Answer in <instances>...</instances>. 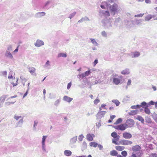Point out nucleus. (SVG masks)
Listing matches in <instances>:
<instances>
[{
  "mask_svg": "<svg viewBox=\"0 0 157 157\" xmlns=\"http://www.w3.org/2000/svg\"><path fill=\"white\" fill-rule=\"evenodd\" d=\"M112 20L110 19L105 18L101 21L102 26L105 29H110L112 28Z\"/></svg>",
  "mask_w": 157,
  "mask_h": 157,
  "instance_id": "1",
  "label": "nucleus"
},
{
  "mask_svg": "<svg viewBox=\"0 0 157 157\" xmlns=\"http://www.w3.org/2000/svg\"><path fill=\"white\" fill-rule=\"evenodd\" d=\"M141 147L138 145L133 146L132 147V150L133 151L132 153L136 154L137 157H141L142 155V151L141 150Z\"/></svg>",
  "mask_w": 157,
  "mask_h": 157,
  "instance_id": "2",
  "label": "nucleus"
},
{
  "mask_svg": "<svg viewBox=\"0 0 157 157\" xmlns=\"http://www.w3.org/2000/svg\"><path fill=\"white\" fill-rule=\"evenodd\" d=\"M111 13L113 15H114L120 11L117 4L114 3L110 7Z\"/></svg>",
  "mask_w": 157,
  "mask_h": 157,
  "instance_id": "3",
  "label": "nucleus"
},
{
  "mask_svg": "<svg viewBox=\"0 0 157 157\" xmlns=\"http://www.w3.org/2000/svg\"><path fill=\"white\" fill-rule=\"evenodd\" d=\"M134 124V121L132 119H129L126 121L125 124L127 127V128H130L132 127Z\"/></svg>",
  "mask_w": 157,
  "mask_h": 157,
  "instance_id": "4",
  "label": "nucleus"
},
{
  "mask_svg": "<svg viewBox=\"0 0 157 157\" xmlns=\"http://www.w3.org/2000/svg\"><path fill=\"white\" fill-rule=\"evenodd\" d=\"M100 15L101 16L105 17H109L110 16V13L109 11L104 10H100L99 12Z\"/></svg>",
  "mask_w": 157,
  "mask_h": 157,
  "instance_id": "5",
  "label": "nucleus"
},
{
  "mask_svg": "<svg viewBox=\"0 0 157 157\" xmlns=\"http://www.w3.org/2000/svg\"><path fill=\"white\" fill-rule=\"evenodd\" d=\"M121 144L123 145H126L131 144L132 142V141L126 140H121L120 141Z\"/></svg>",
  "mask_w": 157,
  "mask_h": 157,
  "instance_id": "6",
  "label": "nucleus"
},
{
  "mask_svg": "<svg viewBox=\"0 0 157 157\" xmlns=\"http://www.w3.org/2000/svg\"><path fill=\"white\" fill-rule=\"evenodd\" d=\"M44 45V43L43 41L39 39L37 40L34 43L35 46L37 47H39Z\"/></svg>",
  "mask_w": 157,
  "mask_h": 157,
  "instance_id": "7",
  "label": "nucleus"
},
{
  "mask_svg": "<svg viewBox=\"0 0 157 157\" xmlns=\"http://www.w3.org/2000/svg\"><path fill=\"white\" fill-rule=\"evenodd\" d=\"M100 111L98 112V113L96 116L97 117L99 118H101L103 117H104L105 114L106 113V112L105 111Z\"/></svg>",
  "mask_w": 157,
  "mask_h": 157,
  "instance_id": "8",
  "label": "nucleus"
},
{
  "mask_svg": "<svg viewBox=\"0 0 157 157\" xmlns=\"http://www.w3.org/2000/svg\"><path fill=\"white\" fill-rule=\"evenodd\" d=\"M122 135L123 138L128 139H130L132 136L131 134L127 132H125L123 133Z\"/></svg>",
  "mask_w": 157,
  "mask_h": 157,
  "instance_id": "9",
  "label": "nucleus"
},
{
  "mask_svg": "<svg viewBox=\"0 0 157 157\" xmlns=\"http://www.w3.org/2000/svg\"><path fill=\"white\" fill-rule=\"evenodd\" d=\"M29 71L32 75L36 76V74L35 73L36 69L33 67H29L28 68Z\"/></svg>",
  "mask_w": 157,
  "mask_h": 157,
  "instance_id": "10",
  "label": "nucleus"
},
{
  "mask_svg": "<svg viewBox=\"0 0 157 157\" xmlns=\"http://www.w3.org/2000/svg\"><path fill=\"white\" fill-rule=\"evenodd\" d=\"M94 136V134H88L86 136V138L89 141H92L93 140V137Z\"/></svg>",
  "mask_w": 157,
  "mask_h": 157,
  "instance_id": "11",
  "label": "nucleus"
},
{
  "mask_svg": "<svg viewBox=\"0 0 157 157\" xmlns=\"http://www.w3.org/2000/svg\"><path fill=\"white\" fill-rule=\"evenodd\" d=\"M97 73L99 75V77L100 78H101L102 77H104L105 75V72L103 70H98L97 71Z\"/></svg>",
  "mask_w": 157,
  "mask_h": 157,
  "instance_id": "12",
  "label": "nucleus"
},
{
  "mask_svg": "<svg viewBox=\"0 0 157 157\" xmlns=\"http://www.w3.org/2000/svg\"><path fill=\"white\" fill-rule=\"evenodd\" d=\"M45 15V13L44 12H38L35 14V17L36 18H39L42 16H44Z\"/></svg>",
  "mask_w": 157,
  "mask_h": 157,
  "instance_id": "13",
  "label": "nucleus"
},
{
  "mask_svg": "<svg viewBox=\"0 0 157 157\" xmlns=\"http://www.w3.org/2000/svg\"><path fill=\"white\" fill-rule=\"evenodd\" d=\"M63 100L70 103L73 100V98L67 96H64L63 97Z\"/></svg>",
  "mask_w": 157,
  "mask_h": 157,
  "instance_id": "14",
  "label": "nucleus"
},
{
  "mask_svg": "<svg viewBox=\"0 0 157 157\" xmlns=\"http://www.w3.org/2000/svg\"><path fill=\"white\" fill-rule=\"evenodd\" d=\"M77 136H74L72 138H71L70 141V144H73L75 143L77 140Z\"/></svg>",
  "mask_w": 157,
  "mask_h": 157,
  "instance_id": "15",
  "label": "nucleus"
},
{
  "mask_svg": "<svg viewBox=\"0 0 157 157\" xmlns=\"http://www.w3.org/2000/svg\"><path fill=\"white\" fill-rule=\"evenodd\" d=\"M120 137V136L119 135L115 138L113 139L112 140V143L116 145L118 144L117 142L119 141Z\"/></svg>",
  "mask_w": 157,
  "mask_h": 157,
  "instance_id": "16",
  "label": "nucleus"
},
{
  "mask_svg": "<svg viewBox=\"0 0 157 157\" xmlns=\"http://www.w3.org/2000/svg\"><path fill=\"white\" fill-rule=\"evenodd\" d=\"M8 96V95H5L0 98V102L2 104L5 101L6 98Z\"/></svg>",
  "mask_w": 157,
  "mask_h": 157,
  "instance_id": "17",
  "label": "nucleus"
},
{
  "mask_svg": "<svg viewBox=\"0 0 157 157\" xmlns=\"http://www.w3.org/2000/svg\"><path fill=\"white\" fill-rule=\"evenodd\" d=\"M51 65L49 60H48L44 66V67L45 68L49 69L50 68Z\"/></svg>",
  "mask_w": 157,
  "mask_h": 157,
  "instance_id": "18",
  "label": "nucleus"
},
{
  "mask_svg": "<svg viewBox=\"0 0 157 157\" xmlns=\"http://www.w3.org/2000/svg\"><path fill=\"white\" fill-rule=\"evenodd\" d=\"M77 78H78L80 81H81L82 79H84V78L86 77L85 74L84 73L79 74L77 76Z\"/></svg>",
  "mask_w": 157,
  "mask_h": 157,
  "instance_id": "19",
  "label": "nucleus"
},
{
  "mask_svg": "<svg viewBox=\"0 0 157 157\" xmlns=\"http://www.w3.org/2000/svg\"><path fill=\"white\" fill-rule=\"evenodd\" d=\"M5 56L6 57L10 59H12L13 58V56L10 52L6 51Z\"/></svg>",
  "mask_w": 157,
  "mask_h": 157,
  "instance_id": "20",
  "label": "nucleus"
},
{
  "mask_svg": "<svg viewBox=\"0 0 157 157\" xmlns=\"http://www.w3.org/2000/svg\"><path fill=\"white\" fill-rule=\"evenodd\" d=\"M64 154L65 155L67 156H69L71 155L72 152L70 150H66L64 151Z\"/></svg>",
  "mask_w": 157,
  "mask_h": 157,
  "instance_id": "21",
  "label": "nucleus"
},
{
  "mask_svg": "<svg viewBox=\"0 0 157 157\" xmlns=\"http://www.w3.org/2000/svg\"><path fill=\"white\" fill-rule=\"evenodd\" d=\"M108 4L106 2H102L100 5L101 7L103 9H105L106 7L108 6Z\"/></svg>",
  "mask_w": 157,
  "mask_h": 157,
  "instance_id": "22",
  "label": "nucleus"
},
{
  "mask_svg": "<svg viewBox=\"0 0 157 157\" xmlns=\"http://www.w3.org/2000/svg\"><path fill=\"white\" fill-rule=\"evenodd\" d=\"M120 79L116 78H113V81L114 83L116 85H118L120 82Z\"/></svg>",
  "mask_w": 157,
  "mask_h": 157,
  "instance_id": "23",
  "label": "nucleus"
},
{
  "mask_svg": "<svg viewBox=\"0 0 157 157\" xmlns=\"http://www.w3.org/2000/svg\"><path fill=\"white\" fill-rule=\"evenodd\" d=\"M136 119L140 121L141 123L144 124V120L143 117L140 116H138L136 118Z\"/></svg>",
  "mask_w": 157,
  "mask_h": 157,
  "instance_id": "24",
  "label": "nucleus"
},
{
  "mask_svg": "<svg viewBox=\"0 0 157 157\" xmlns=\"http://www.w3.org/2000/svg\"><path fill=\"white\" fill-rule=\"evenodd\" d=\"M130 70L129 69L126 68L121 72V74L123 75L128 74L130 73Z\"/></svg>",
  "mask_w": 157,
  "mask_h": 157,
  "instance_id": "25",
  "label": "nucleus"
},
{
  "mask_svg": "<svg viewBox=\"0 0 157 157\" xmlns=\"http://www.w3.org/2000/svg\"><path fill=\"white\" fill-rule=\"evenodd\" d=\"M132 58H136L139 56L140 55V53L138 52H132Z\"/></svg>",
  "mask_w": 157,
  "mask_h": 157,
  "instance_id": "26",
  "label": "nucleus"
},
{
  "mask_svg": "<svg viewBox=\"0 0 157 157\" xmlns=\"http://www.w3.org/2000/svg\"><path fill=\"white\" fill-rule=\"evenodd\" d=\"M127 127L126 126L125 124H121L120 125V130L123 131L125 130Z\"/></svg>",
  "mask_w": 157,
  "mask_h": 157,
  "instance_id": "27",
  "label": "nucleus"
},
{
  "mask_svg": "<svg viewBox=\"0 0 157 157\" xmlns=\"http://www.w3.org/2000/svg\"><path fill=\"white\" fill-rule=\"evenodd\" d=\"M92 43L94 46H98V44L96 41L95 39L93 38H90Z\"/></svg>",
  "mask_w": 157,
  "mask_h": 157,
  "instance_id": "28",
  "label": "nucleus"
},
{
  "mask_svg": "<svg viewBox=\"0 0 157 157\" xmlns=\"http://www.w3.org/2000/svg\"><path fill=\"white\" fill-rule=\"evenodd\" d=\"M23 123V118L21 119L20 120L17 122V127H21Z\"/></svg>",
  "mask_w": 157,
  "mask_h": 157,
  "instance_id": "29",
  "label": "nucleus"
},
{
  "mask_svg": "<svg viewBox=\"0 0 157 157\" xmlns=\"http://www.w3.org/2000/svg\"><path fill=\"white\" fill-rule=\"evenodd\" d=\"M145 120L146 122L148 124H151V120L149 117H145Z\"/></svg>",
  "mask_w": 157,
  "mask_h": 157,
  "instance_id": "30",
  "label": "nucleus"
},
{
  "mask_svg": "<svg viewBox=\"0 0 157 157\" xmlns=\"http://www.w3.org/2000/svg\"><path fill=\"white\" fill-rule=\"evenodd\" d=\"M137 110H133L131 111L130 112L128 113V114L129 115H136L137 113Z\"/></svg>",
  "mask_w": 157,
  "mask_h": 157,
  "instance_id": "31",
  "label": "nucleus"
},
{
  "mask_svg": "<svg viewBox=\"0 0 157 157\" xmlns=\"http://www.w3.org/2000/svg\"><path fill=\"white\" fill-rule=\"evenodd\" d=\"M115 148L118 151H121L124 149L125 147L124 146H116Z\"/></svg>",
  "mask_w": 157,
  "mask_h": 157,
  "instance_id": "32",
  "label": "nucleus"
},
{
  "mask_svg": "<svg viewBox=\"0 0 157 157\" xmlns=\"http://www.w3.org/2000/svg\"><path fill=\"white\" fill-rule=\"evenodd\" d=\"M89 145L90 147H96L98 145V144L95 142H92L90 143Z\"/></svg>",
  "mask_w": 157,
  "mask_h": 157,
  "instance_id": "33",
  "label": "nucleus"
},
{
  "mask_svg": "<svg viewBox=\"0 0 157 157\" xmlns=\"http://www.w3.org/2000/svg\"><path fill=\"white\" fill-rule=\"evenodd\" d=\"M110 155L113 156H116L118 154L117 152L115 150H112L110 152Z\"/></svg>",
  "mask_w": 157,
  "mask_h": 157,
  "instance_id": "34",
  "label": "nucleus"
},
{
  "mask_svg": "<svg viewBox=\"0 0 157 157\" xmlns=\"http://www.w3.org/2000/svg\"><path fill=\"white\" fill-rule=\"evenodd\" d=\"M67 56V55L66 53H61L59 54L58 55V57L59 58L61 57H66Z\"/></svg>",
  "mask_w": 157,
  "mask_h": 157,
  "instance_id": "35",
  "label": "nucleus"
},
{
  "mask_svg": "<svg viewBox=\"0 0 157 157\" xmlns=\"http://www.w3.org/2000/svg\"><path fill=\"white\" fill-rule=\"evenodd\" d=\"M112 101L117 106H118L120 104V102L117 99L113 100Z\"/></svg>",
  "mask_w": 157,
  "mask_h": 157,
  "instance_id": "36",
  "label": "nucleus"
},
{
  "mask_svg": "<svg viewBox=\"0 0 157 157\" xmlns=\"http://www.w3.org/2000/svg\"><path fill=\"white\" fill-rule=\"evenodd\" d=\"M76 12H74L72 13H71L70 14L69 16L68 17V18L71 19L72 18H73L75 15H76Z\"/></svg>",
  "mask_w": 157,
  "mask_h": 157,
  "instance_id": "37",
  "label": "nucleus"
},
{
  "mask_svg": "<svg viewBox=\"0 0 157 157\" xmlns=\"http://www.w3.org/2000/svg\"><path fill=\"white\" fill-rule=\"evenodd\" d=\"M101 82V80L99 79L98 80H95L94 82H93L92 83V85H96L98 83H100Z\"/></svg>",
  "mask_w": 157,
  "mask_h": 157,
  "instance_id": "38",
  "label": "nucleus"
},
{
  "mask_svg": "<svg viewBox=\"0 0 157 157\" xmlns=\"http://www.w3.org/2000/svg\"><path fill=\"white\" fill-rule=\"evenodd\" d=\"M101 36L104 37L106 38L107 37V33L104 31L101 32Z\"/></svg>",
  "mask_w": 157,
  "mask_h": 157,
  "instance_id": "39",
  "label": "nucleus"
},
{
  "mask_svg": "<svg viewBox=\"0 0 157 157\" xmlns=\"http://www.w3.org/2000/svg\"><path fill=\"white\" fill-rule=\"evenodd\" d=\"M117 0H106V2L108 4L109 6L110 5V3H113L116 2Z\"/></svg>",
  "mask_w": 157,
  "mask_h": 157,
  "instance_id": "40",
  "label": "nucleus"
},
{
  "mask_svg": "<svg viewBox=\"0 0 157 157\" xmlns=\"http://www.w3.org/2000/svg\"><path fill=\"white\" fill-rule=\"evenodd\" d=\"M60 101V99H57L54 102V105L56 106H58L59 104V103Z\"/></svg>",
  "mask_w": 157,
  "mask_h": 157,
  "instance_id": "41",
  "label": "nucleus"
},
{
  "mask_svg": "<svg viewBox=\"0 0 157 157\" xmlns=\"http://www.w3.org/2000/svg\"><path fill=\"white\" fill-rule=\"evenodd\" d=\"M121 21V18L120 17H117L115 19L114 24L115 25H118V23L120 22Z\"/></svg>",
  "mask_w": 157,
  "mask_h": 157,
  "instance_id": "42",
  "label": "nucleus"
},
{
  "mask_svg": "<svg viewBox=\"0 0 157 157\" xmlns=\"http://www.w3.org/2000/svg\"><path fill=\"white\" fill-rule=\"evenodd\" d=\"M42 148L44 152H47L45 143H42Z\"/></svg>",
  "mask_w": 157,
  "mask_h": 157,
  "instance_id": "43",
  "label": "nucleus"
},
{
  "mask_svg": "<svg viewBox=\"0 0 157 157\" xmlns=\"http://www.w3.org/2000/svg\"><path fill=\"white\" fill-rule=\"evenodd\" d=\"M152 18V16L151 15H148L145 17V20L146 21H149Z\"/></svg>",
  "mask_w": 157,
  "mask_h": 157,
  "instance_id": "44",
  "label": "nucleus"
},
{
  "mask_svg": "<svg viewBox=\"0 0 157 157\" xmlns=\"http://www.w3.org/2000/svg\"><path fill=\"white\" fill-rule=\"evenodd\" d=\"M147 106L145 107L144 111L145 113L147 114H149L150 113V110L148 108Z\"/></svg>",
  "mask_w": 157,
  "mask_h": 157,
  "instance_id": "45",
  "label": "nucleus"
},
{
  "mask_svg": "<svg viewBox=\"0 0 157 157\" xmlns=\"http://www.w3.org/2000/svg\"><path fill=\"white\" fill-rule=\"evenodd\" d=\"M122 119L121 118H118L117 120L114 123V124H118L121 122L122 121Z\"/></svg>",
  "mask_w": 157,
  "mask_h": 157,
  "instance_id": "46",
  "label": "nucleus"
},
{
  "mask_svg": "<svg viewBox=\"0 0 157 157\" xmlns=\"http://www.w3.org/2000/svg\"><path fill=\"white\" fill-rule=\"evenodd\" d=\"M12 46L11 45H9L7 48V49L6 50V51H9V52H11L12 51Z\"/></svg>",
  "mask_w": 157,
  "mask_h": 157,
  "instance_id": "47",
  "label": "nucleus"
},
{
  "mask_svg": "<svg viewBox=\"0 0 157 157\" xmlns=\"http://www.w3.org/2000/svg\"><path fill=\"white\" fill-rule=\"evenodd\" d=\"M84 137L83 134H81L78 137V140H79L80 141H82L83 138H84Z\"/></svg>",
  "mask_w": 157,
  "mask_h": 157,
  "instance_id": "48",
  "label": "nucleus"
},
{
  "mask_svg": "<svg viewBox=\"0 0 157 157\" xmlns=\"http://www.w3.org/2000/svg\"><path fill=\"white\" fill-rule=\"evenodd\" d=\"M111 136L113 138H115L119 135H117V132H113L111 133Z\"/></svg>",
  "mask_w": 157,
  "mask_h": 157,
  "instance_id": "49",
  "label": "nucleus"
},
{
  "mask_svg": "<svg viewBox=\"0 0 157 157\" xmlns=\"http://www.w3.org/2000/svg\"><path fill=\"white\" fill-rule=\"evenodd\" d=\"M154 104H155V102L152 101H151L147 103V107H148L151 105H153Z\"/></svg>",
  "mask_w": 157,
  "mask_h": 157,
  "instance_id": "50",
  "label": "nucleus"
},
{
  "mask_svg": "<svg viewBox=\"0 0 157 157\" xmlns=\"http://www.w3.org/2000/svg\"><path fill=\"white\" fill-rule=\"evenodd\" d=\"M142 20L141 19H136L135 21V23L136 25H138L141 23H142Z\"/></svg>",
  "mask_w": 157,
  "mask_h": 157,
  "instance_id": "51",
  "label": "nucleus"
},
{
  "mask_svg": "<svg viewBox=\"0 0 157 157\" xmlns=\"http://www.w3.org/2000/svg\"><path fill=\"white\" fill-rule=\"evenodd\" d=\"M152 117L155 121L157 123V114L155 113L152 115Z\"/></svg>",
  "mask_w": 157,
  "mask_h": 157,
  "instance_id": "52",
  "label": "nucleus"
},
{
  "mask_svg": "<svg viewBox=\"0 0 157 157\" xmlns=\"http://www.w3.org/2000/svg\"><path fill=\"white\" fill-rule=\"evenodd\" d=\"M22 117L21 116H17L16 115L14 116V118L16 121H18L19 119L21 118Z\"/></svg>",
  "mask_w": 157,
  "mask_h": 157,
  "instance_id": "53",
  "label": "nucleus"
},
{
  "mask_svg": "<svg viewBox=\"0 0 157 157\" xmlns=\"http://www.w3.org/2000/svg\"><path fill=\"white\" fill-rule=\"evenodd\" d=\"M129 97L128 96H126V97H125L123 100V101H129L130 100V98H129Z\"/></svg>",
  "mask_w": 157,
  "mask_h": 157,
  "instance_id": "54",
  "label": "nucleus"
},
{
  "mask_svg": "<svg viewBox=\"0 0 157 157\" xmlns=\"http://www.w3.org/2000/svg\"><path fill=\"white\" fill-rule=\"evenodd\" d=\"M122 155L124 157H125L127 155V153L125 151H124L121 152Z\"/></svg>",
  "mask_w": 157,
  "mask_h": 157,
  "instance_id": "55",
  "label": "nucleus"
},
{
  "mask_svg": "<svg viewBox=\"0 0 157 157\" xmlns=\"http://www.w3.org/2000/svg\"><path fill=\"white\" fill-rule=\"evenodd\" d=\"M83 21H90L89 19L86 16L83 17H82Z\"/></svg>",
  "mask_w": 157,
  "mask_h": 157,
  "instance_id": "56",
  "label": "nucleus"
},
{
  "mask_svg": "<svg viewBox=\"0 0 157 157\" xmlns=\"http://www.w3.org/2000/svg\"><path fill=\"white\" fill-rule=\"evenodd\" d=\"M8 78L9 79H13V77L12 76V71H10V72L9 73Z\"/></svg>",
  "mask_w": 157,
  "mask_h": 157,
  "instance_id": "57",
  "label": "nucleus"
},
{
  "mask_svg": "<svg viewBox=\"0 0 157 157\" xmlns=\"http://www.w3.org/2000/svg\"><path fill=\"white\" fill-rule=\"evenodd\" d=\"M47 137V136H43L42 138V143H45V141Z\"/></svg>",
  "mask_w": 157,
  "mask_h": 157,
  "instance_id": "58",
  "label": "nucleus"
},
{
  "mask_svg": "<svg viewBox=\"0 0 157 157\" xmlns=\"http://www.w3.org/2000/svg\"><path fill=\"white\" fill-rule=\"evenodd\" d=\"M91 73V72L90 70L86 71L85 73H84L86 76H88Z\"/></svg>",
  "mask_w": 157,
  "mask_h": 157,
  "instance_id": "59",
  "label": "nucleus"
},
{
  "mask_svg": "<svg viewBox=\"0 0 157 157\" xmlns=\"http://www.w3.org/2000/svg\"><path fill=\"white\" fill-rule=\"evenodd\" d=\"M106 106V105L104 104H102L101 107L99 108L100 110H101V108H103L104 109H106V108L105 107V106Z\"/></svg>",
  "mask_w": 157,
  "mask_h": 157,
  "instance_id": "60",
  "label": "nucleus"
},
{
  "mask_svg": "<svg viewBox=\"0 0 157 157\" xmlns=\"http://www.w3.org/2000/svg\"><path fill=\"white\" fill-rule=\"evenodd\" d=\"M100 101V100L98 99H96L94 101V104L95 105H97Z\"/></svg>",
  "mask_w": 157,
  "mask_h": 157,
  "instance_id": "61",
  "label": "nucleus"
},
{
  "mask_svg": "<svg viewBox=\"0 0 157 157\" xmlns=\"http://www.w3.org/2000/svg\"><path fill=\"white\" fill-rule=\"evenodd\" d=\"M87 146L86 143L85 141H84L82 143L83 147L84 149H86L87 147Z\"/></svg>",
  "mask_w": 157,
  "mask_h": 157,
  "instance_id": "62",
  "label": "nucleus"
},
{
  "mask_svg": "<svg viewBox=\"0 0 157 157\" xmlns=\"http://www.w3.org/2000/svg\"><path fill=\"white\" fill-rule=\"evenodd\" d=\"M144 15V13H143V14L140 13V14H139L135 15L134 16L135 17H142Z\"/></svg>",
  "mask_w": 157,
  "mask_h": 157,
  "instance_id": "63",
  "label": "nucleus"
},
{
  "mask_svg": "<svg viewBox=\"0 0 157 157\" xmlns=\"http://www.w3.org/2000/svg\"><path fill=\"white\" fill-rule=\"evenodd\" d=\"M147 103L145 101L142 102L141 104V107L142 106H147Z\"/></svg>",
  "mask_w": 157,
  "mask_h": 157,
  "instance_id": "64",
  "label": "nucleus"
}]
</instances>
